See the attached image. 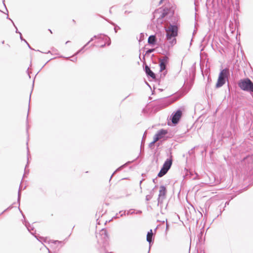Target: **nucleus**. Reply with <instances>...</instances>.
<instances>
[{"label":"nucleus","mask_w":253,"mask_h":253,"mask_svg":"<svg viewBox=\"0 0 253 253\" xmlns=\"http://www.w3.org/2000/svg\"><path fill=\"white\" fill-rule=\"evenodd\" d=\"M165 29L166 32V40L167 42L164 43L165 48L167 47L166 50V55L159 59L160 67V78H164L167 73L166 70L167 65L169 63V58L168 56L169 53L168 50L169 48L172 47L176 43V37L178 35V26L177 23L173 22L171 23L169 22L165 26Z\"/></svg>","instance_id":"f257e3e1"},{"label":"nucleus","mask_w":253,"mask_h":253,"mask_svg":"<svg viewBox=\"0 0 253 253\" xmlns=\"http://www.w3.org/2000/svg\"><path fill=\"white\" fill-rule=\"evenodd\" d=\"M97 238V242L100 246V253H112V252H108L106 247L108 245V235L106 230L103 229H102L99 234V235H96Z\"/></svg>","instance_id":"f03ea898"},{"label":"nucleus","mask_w":253,"mask_h":253,"mask_svg":"<svg viewBox=\"0 0 253 253\" xmlns=\"http://www.w3.org/2000/svg\"><path fill=\"white\" fill-rule=\"evenodd\" d=\"M168 14V10H165L162 8L156 10L153 13V23L156 22L158 25L162 24L163 23V19L165 18Z\"/></svg>","instance_id":"7ed1b4c3"},{"label":"nucleus","mask_w":253,"mask_h":253,"mask_svg":"<svg viewBox=\"0 0 253 253\" xmlns=\"http://www.w3.org/2000/svg\"><path fill=\"white\" fill-rule=\"evenodd\" d=\"M238 84L242 90L251 93L253 92V83L250 79L246 78L241 80Z\"/></svg>","instance_id":"20e7f679"},{"label":"nucleus","mask_w":253,"mask_h":253,"mask_svg":"<svg viewBox=\"0 0 253 253\" xmlns=\"http://www.w3.org/2000/svg\"><path fill=\"white\" fill-rule=\"evenodd\" d=\"M229 75V72L228 69H224L221 70L219 74L217 82L216 84V87L219 88L223 86L226 81L228 80V77Z\"/></svg>","instance_id":"39448f33"},{"label":"nucleus","mask_w":253,"mask_h":253,"mask_svg":"<svg viewBox=\"0 0 253 253\" xmlns=\"http://www.w3.org/2000/svg\"><path fill=\"white\" fill-rule=\"evenodd\" d=\"M166 194H167V189H166V188L165 187V186H164L163 185L161 186L160 187L158 198L157 199V201H158L157 205H158V206L160 207V208L161 209V212L162 214L165 213V211L166 210V208L164 210L162 209L163 202L164 200L166 199Z\"/></svg>","instance_id":"423d86ee"},{"label":"nucleus","mask_w":253,"mask_h":253,"mask_svg":"<svg viewBox=\"0 0 253 253\" xmlns=\"http://www.w3.org/2000/svg\"><path fill=\"white\" fill-rule=\"evenodd\" d=\"M94 38L103 40L107 43L108 45H109L111 44V40L108 37L104 35L100 34L97 36H94L90 40V41L86 44H85V46H87V45H88L91 42H92Z\"/></svg>","instance_id":"0eeeda50"},{"label":"nucleus","mask_w":253,"mask_h":253,"mask_svg":"<svg viewBox=\"0 0 253 253\" xmlns=\"http://www.w3.org/2000/svg\"><path fill=\"white\" fill-rule=\"evenodd\" d=\"M182 116V111L177 110L175 113H173L171 115V121L173 124H177Z\"/></svg>","instance_id":"6e6552de"},{"label":"nucleus","mask_w":253,"mask_h":253,"mask_svg":"<svg viewBox=\"0 0 253 253\" xmlns=\"http://www.w3.org/2000/svg\"><path fill=\"white\" fill-rule=\"evenodd\" d=\"M172 156L170 155V158L169 159H167L166 160L162 168H164V169H166L169 170L172 165Z\"/></svg>","instance_id":"1a4fd4ad"},{"label":"nucleus","mask_w":253,"mask_h":253,"mask_svg":"<svg viewBox=\"0 0 253 253\" xmlns=\"http://www.w3.org/2000/svg\"><path fill=\"white\" fill-rule=\"evenodd\" d=\"M144 70L147 76L152 78L153 79H155L156 78L155 74L152 71H151L148 66L145 65Z\"/></svg>","instance_id":"9d476101"},{"label":"nucleus","mask_w":253,"mask_h":253,"mask_svg":"<svg viewBox=\"0 0 253 253\" xmlns=\"http://www.w3.org/2000/svg\"><path fill=\"white\" fill-rule=\"evenodd\" d=\"M153 236V233L152 232V230L151 229L148 232L146 237V240L148 242H149V250L150 249V245L152 242V238Z\"/></svg>","instance_id":"9b49d317"},{"label":"nucleus","mask_w":253,"mask_h":253,"mask_svg":"<svg viewBox=\"0 0 253 253\" xmlns=\"http://www.w3.org/2000/svg\"><path fill=\"white\" fill-rule=\"evenodd\" d=\"M168 133V131L165 129H162L158 131L156 133L157 135L160 137V139L162 138L164 136Z\"/></svg>","instance_id":"f8f14e48"},{"label":"nucleus","mask_w":253,"mask_h":253,"mask_svg":"<svg viewBox=\"0 0 253 253\" xmlns=\"http://www.w3.org/2000/svg\"><path fill=\"white\" fill-rule=\"evenodd\" d=\"M156 37L154 35H151L148 38V42L150 44H154L156 42Z\"/></svg>","instance_id":"ddd939ff"},{"label":"nucleus","mask_w":253,"mask_h":253,"mask_svg":"<svg viewBox=\"0 0 253 253\" xmlns=\"http://www.w3.org/2000/svg\"><path fill=\"white\" fill-rule=\"evenodd\" d=\"M168 170L166 169H164V168H162L160 171L159 172L158 174V176L159 177H162L163 176H164L165 174H166L167 172H168Z\"/></svg>","instance_id":"4468645a"},{"label":"nucleus","mask_w":253,"mask_h":253,"mask_svg":"<svg viewBox=\"0 0 253 253\" xmlns=\"http://www.w3.org/2000/svg\"><path fill=\"white\" fill-rule=\"evenodd\" d=\"M25 226H26L28 231L30 232L32 234L34 235L35 233V232H32V231H34V228L31 225H30L29 224H27L26 223Z\"/></svg>","instance_id":"2eb2a0df"},{"label":"nucleus","mask_w":253,"mask_h":253,"mask_svg":"<svg viewBox=\"0 0 253 253\" xmlns=\"http://www.w3.org/2000/svg\"><path fill=\"white\" fill-rule=\"evenodd\" d=\"M229 28L230 29V31L232 33H233L235 29V27L234 26V24L231 21L230 22V24L229 25Z\"/></svg>","instance_id":"dca6fc26"},{"label":"nucleus","mask_w":253,"mask_h":253,"mask_svg":"<svg viewBox=\"0 0 253 253\" xmlns=\"http://www.w3.org/2000/svg\"><path fill=\"white\" fill-rule=\"evenodd\" d=\"M130 162H128L127 163L125 164V165H122L120 167H119L118 169H117V170L113 173L112 175L111 178L112 177L113 175L114 174V173L118 170H120L122 169L123 168H124L127 163H130Z\"/></svg>","instance_id":"f3484780"},{"label":"nucleus","mask_w":253,"mask_h":253,"mask_svg":"<svg viewBox=\"0 0 253 253\" xmlns=\"http://www.w3.org/2000/svg\"><path fill=\"white\" fill-rule=\"evenodd\" d=\"M29 148L27 147V164L26 166L25 169H26L27 167L28 166V163H29ZM25 173H27V171H26V169H25Z\"/></svg>","instance_id":"a211bd4d"},{"label":"nucleus","mask_w":253,"mask_h":253,"mask_svg":"<svg viewBox=\"0 0 253 253\" xmlns=\"http://www.w3.org/2000/svg\"><path fill=\"white\" fill-rule=\"evenodd\" d=\"M21 190V186H20L19 189V191H18V200H17L19 204H20V196H21V193H20Z\"/></svg>","instance_id":"6ab92c4d"},{"label":"nucleus","mask_w":253,"mask_h":253,"mask_svg":"<svg viewBox=\"0 0 253 253\" xmlns=\"http://www.w3.org/2000/svg\"><path fill=\"white\" fill-rule=\"evenodd\" d=\"M153 195L152 194V192H151V194L150 195H147L146 196V201H149L152 198Z\"/></svg>","instance_id":"aec40b11"},{"label":"nucleus","mask_w":253,"mask_h":253,"mask_svg":"<svg viewBox=\"0 0 253 253\" xmlns=\"http://www.w3.org/2000/svg\"><path fill=\"white\" fill-rule=\"evenodd\" d=\"M109 23H111L112 25L115 26L114 31H115V32L116 33L117 32V28L119 29L120 27H118L117 25H116L115 24V23H114L112 22H109Z\"/></svg>","instance_id":"412c9836"},{"label":"nucleus","mask_w":253,"mask_h":253,"mask_svg":"<svg viewBox=\"0 0 253 253\" xmlns=\"http://www.w3.org/2000/svg\"><path fill=\"white\" fill-rule=\"evenodd\" d=\"M132 8L131 7H129V10H126L124 12V14L126 15L129 13H130L132 12L131 10Z\"/></svg>","instance_id":"4be33fe9"},{"label":"nucleus","mask_w":253,"mask_h":253,"mask_svg":"<svg viewBox=\"0 0 253 253\" xmlns=\"http://www.w3.org/2000/svg\"><path fill=\"white\" fill-rule=\"evenodd\" d=\"M159 139H160V137L157 135V134H156L154 136L153 141L156 143Z\"/></svg>","instance_id":"5701e85b"},{"label":"nucleus","mask_w":253,"mask_h":253,"mask_svg":"<svg viewBox=\"0 0 253 253\" xmlns=\"http://www.w3.org/2000/svg\"><path fill=\"white\" fill-rule=\"evenodd\" d=\"M155 50V49L154 48H152V49H149L148 50H147L146 52V54H150L153 52H154Z\"/></svg>","instance_id":"b1692460"},{"label":"nucleus","mask_w":253,"mask_h":253,"mask_svg":"<svg viewBox=\"0 0 253 253\" xmlns=\"http://www.w3.org/2000/svg\"><path fill=\"white\" fill-rule=\"evenodd\" d=\"M35 237H36V238L38 240H39V241H41V242H42V240H43L44 242L45 241V239H43V238L41 237H39V238L38 237V236H35Z\"/></svg>","instance_id":"393cba45"},{"label":"nucleus","mask_w":253,"mask_h":253,"mask_svg":"<svg viewBox=\"0 0 253 253\" xmlns=\"http://www.w3.org/2000/svg\"><path fill=\"white\" fill-rule=\"evenodd\" d=\"M86 46H85V45L80 49L76 53H75V55H77L78 54H79L80 52H81L82 51H83V50L84 49V48Z\"/></svg>","instance_id":"a878e982"},{"label":"nucleus","mask_w":253,"mask_h":253,"mask_svg":"<svg viewBox=\"0 0 253 253\" xmlns=\"http://www.w3.org/2000/svg\"><path fill=\"white\" fill-rule=\"evenodd\" d=\"M52 243H53L54 244H56V243L62 244L63 242L62 241H57V240H55V241H53Z\"/></svg>","instance_id":"bb28decb"},{"label":"nucleus","mask_w":253,"mask_h":253,"mask_svg":"<svg viewBox=\"0 0 253 253\" xmlns=\"http://www.w3.org/2000/svg\"><path fill=\"white\" fill-rule=\"evenodd\" d=\"M11 21H12V23H13V25H14V26L16 28V33H19L20 34V33H21L20 32H19L18 31V29L17 28V27H16V26L15 25L14 23H13V22L11 20Z\"/></svg>","instance_id":"cd10ccee"},{"label":"nucleus","mask_w":253,"mask_h":253,"mask_svg":"<svg viewBox=\"0 0 253 253\" xmlns=\"http://www.w3.org/2000/svg\"><path fill=\"white\" fill-rule=\"evenodd\" d=\"M125 213H126V211H120L119 213L121 214H120V216H123V215L125 214Z\"/></svg>","instance_id":"c85d7f7f"},{"label":"nucleus","mask_w":253,"mask_h":253,"mask_svg":"<svg viewBox=\"0 0 253 253\" xmlns=\"http://www.w3.org/2000/svg\"><path fill=\"white\" fill-rule=\"evenodd\" d=\"M20 39H21V41H24L25 42H27V41H26L25 39H24L23 38V37H22V34H21V33H20Z\"/></svg>","instance_id":"c756f323"},{"label":"nucleus","mask_w":253,"mask_h":253,"mask_svg":"<svg viewBox=\"0 0 253 253\" xmlns=\"http://www.w3.org/2000/svg\"><path fill=\"white\" fill-rule=\"evenodd\" d=\"M155 143V142H154L153 141L151 142L149 145V146L150 148H152V147L154 145V144Z\"/></svg>","instance_id":"7c9ffc66"},{"label":"nucleus","mask_w":253,"mask_h":253,"mask_svg":"<svg viewBox=\"0 0 253 253\" xmlns=\"http://www.w3.org/2000/svg\"><path fill=\"white\" fill-rule=\"evenodd\" d=\"M12 208L11 206H10L9 207H8L7 209L5 210L3 212H2L0 214V215L1 214H2L3 213H4L6 210H8V209H10Z\"/></svg>","instance_id":"2f4dec72"},{"label":"nucleus","mask_w":253,"mask_h":253,"mask_svg":"<svg viewBox=\"0 0 253 253\" xmlns=\"http://www.w3.org/2000/svg\"><path fill=\"white\" fill-rule=\"evenodd\" d=\"M128 5L127 4H125V5H124V7H124V9H126L127 8V7H128Z\"/></svg>","instance_id":"473e14b6"},{"label":"nucleus","mask_w":253,"mask_h":253,"mask_svg":"<svg viewBox=\"0 0 253 253\" xmlns=\"http://www.w3.org/2000/svg\"><path fill=\"white\" fill-rule=\"evenodd\" d=\"M133 213V211L130 212V211H128L127 212V214H132Z\"/></svg>","instance_id":"72a5a7b5"},{"label":"nucleus","mask_w":253,"mask_h":253,"mask_svg":"<svg viewBox=\"0 0 253 253\" xmlns=\"http://www.w3.org/2000/svg\"><path fill=\"white\" fill-rule=\"evenodd\" d=\"M105 44H106V43H104V44H102L100 45V46L101 47H104L105 46Z\"/></svg>","instance_id":"f704fd0d"},{"label":"nucleus","mask_w":253,"mask_h":253,"mask_svg":"<svg viewBox=\"0 0 253 253\" xmlns=\"http://www.w3.org/2000/svg\"><path fill=\"white\" fill-rule=\"evenodd\" d=\"M26 43H27V44L28 45V47H29L30 49H33L31 47L30 45H29V44L27 42H26Z\"/></svg>","instance_id":"c9c22d12"},{"label":"nucleus","mask_w":253,"mask_h":253,"mask_svg":"<svg viewBox=\"0 0 253 253\" xmlns=\"http://www.w3.org/2000/svg\"><path fill=\"white\" fill-rule=\"evenodd\" d=\"M168 228H169V225L168 224H167V225H166V230H167L168 229Z\"/></svg>","instance_id":"e433bc0d"},{"label":"nucleus","mask_w":253,"mask_h":253,"mask_svg":"<svg viewBox=\"0 0 253 253\" xmlns=\"http://www.w3.org/2000/svg\"><path fill=\"white\" fill-rule=\"evenodd\" d=\"M47 250H48V253H51L50 251L48 249H47Z\"/></svg>","instance_id":"4c0bfd02"},{"label":"nucleus","mask_w":253,"mask_h":253,"mask_svg":"<svg viewBox=\"0 0 253 253\" xmlns=\"http://www.w3.org/2000/svg\"><path fill=\"white\" fill-rule=\"evenodd\" d=\"M76 59H75V60H74V59H73V60H71V61H73V62H75V61H76Z\"/></svg>","instance_id":"58836bf2"},{"label":"nucleus","mask_w":253,"mask_h":253,"mask_svg":"<svg viewBox=\"0 0 253 253\" xmlns=\"http://www.w3.org/2000/svg\"><path fill=\"white\" fill-rule=\"evenodd\" d=\"M155 180H156V179H153V182L155 183Z\"/></svg>","instance_id":"ea45409f"},{"label":"nucleus","mask_w":253,"mask_h":253,"mask_svg":"<svg viewBox=\"0 0 253 253\" xmlns=\"http://www.w3.org/2000/svg\"><path fill=\"white\" fill-rule=\"evenodd\" d=\"M70 42V41H67V42H66V44H67V43H68V42Z\"/></svg>","instance_id":"a19ab883"},{"label":"nucleus","mask_w":253,"mask_h":253,"mask_svg":"<svg viewBox=\"0 0 253 253\" xmlns=\"http://www.w3.org/2000/svg\"><path fill=\"white\" fill-rule=\"evenodd\" d=\"M117 215H118V213H117V215H116V216H115V218H117V217H118Z\"/></svg>","instance_id":"79ce46f5"},{"label":"nucleus","mask_w":253,"mask_h":253,"mask_svg":"<svg viewBox=\"0 0 253 253\" xmlns=\"http://www.w3.org/2000/svg\"><path fill=\"white\" fill-rule=\"evenodd\" d=\"M162 1H163V0H161L160 1V4L162 2Z\"/></svg>","instance_id":"37998d69"},{"label":"nucleus","mask_w":253,"mask_h":253,"mask_svg":"<svg viewBox=\"0 0 253 253\" xmlns=\"http://www.w3.org/2000/svg\"><path fill=\"white\" fill-rule=\"evenodd\" d=\"M28 127H29V126L27 125V130H28Z\"/></svg>","instance_id":"c03bdc74"},{"label":"nucleus","mask_w":253,"mask_h":253,"mask_svg":"<svg viewBox=\"0 0 253 253\" xmlns=\"http://www.w3.org/2000/svg\"><path fill=\"white\" fill-rule=\"evenodd\" d=\"M49 31H50V32L51 33H52V31H51L50 30H49Z\"/></svg>","instance_id":"a18cd8bd"},{"label":"nucleus","mask_w":253,"mask_h":253,"mask_svg":"<svg viewBox=\"0 0 253 253\" xmlns=\"http://www.w3.org/2000/svg\"><path fill=\"white\" fill-rule=\"evenodd\" d=\"M142 182V180H141V181H140V184H141Z\"/></svg>","instance_id":"49530a36"},{"label":"nucleus","mask_w":253,"mask_h":253,"mask_svg":"<svg viewBox=\"0 0 253 253\" xmlns=\"http://www.w3.org/2000/svg\"><path fill=\"white\" fill-rule=\"evenodd\" d=\"M139 59H141L140 54L139 55Z\"/></svg>","instance_id":"de8ad7c7"},{"label":"nucleus","mask_w":253,"mask_h":253,"mask_svg":"<svg viewBox=\"0 0 253 253\" xmlns=\"http://www.w3.org/2000/svg\"><path fill=\"white\" fill-rule=\"evenodd\" d=\"M49 52H50V51H48L47 52V53H49Z\"/></svg>","instance_id":"09e8293b"}]
</instances>
